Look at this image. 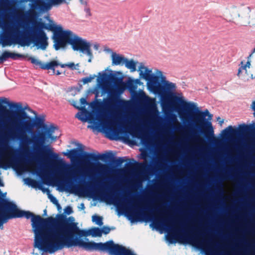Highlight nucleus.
<instances>
[{
	"label": "nucleus",
	"mask_w": 255,
	"mask_h": 255,
	"mask_svg": "<svg viewBox=\"0 0 255 255\" xmlns=\"http://www.w3.org/2000/svg\"><path fill=\"white\" fill-rule=\"evenodd\" d=\"M0 223L2 224L9 219L25 217L31 218L34 234L33 255L52 254L64 248L79 247L89 251H107L111 255H136L128 248L112 241L105 243L90 241L86 237L102 236L101 229L93 228L88 231L80 229L77 224L70 222L62 215L43 218L29 211L19 210L15 205L8 202L5 210H1Z\"/></svg>",
	"instance_id": "1"
},
{
	"label": "nucleus",
	"mask_w": 255,
	"mask_h": 255,
	"mask_svg": "<svg viewBox=\"0 0 255 255\" xmlns=\"http://www.w3.org/2000/svg\"><path fill=\"white\" fill-rule=\"evenodd\" d=\"M44 29L53 32L54 47L56 50L64 48L70 43L73 50L81 57H86L89 63L92 62L94 55L90 42L76 36L71 31L64 29L60 24L49 18L47 19V23L39 21L34 24L31 31L32 36L13 35L11 40L7 38L3 40V46L18 44L24 47L33 44L37 49L45 50L48 45V38Z\"/></svg>",
	"instance_id": "2"
},
{
	"label": "nucleus",
	"mask_w": 255,
	"mask_h": 255,
	"mask_svg": "<svg viewBox=\"0 0 255 255\" xmlns=\"http://www.w3.org/2000/svg\"><path fill=\"white\" fill-rule=\"evenodd\" d=\"M13 128L0 132V139L6 145L10 140H19L24 146L32 145L35 149L42 147L43 150L53 158H57L58 154L54 152L49 144L54 142L59 136L55 135L56 127L53 125L44 128L41 132L32 133L28 137L26 132L31 131L35 127L33 119L25 113H18L8 114L6 116Z\"/></svg>",
	"instance_id": "3"
},
{
	"label": "nucleus",
	"mask_w": 255,
	"mask_h": 255,
	"mask_svg": "<svg viewBox=\"0 0 255 255\" xmlns=\"http://www.w3.org/2000/svg\"><path fill=\"white\" fill-rule=\"evenodd\" d=\"M163 83L164 89L167 95L172 98L176 99L187 111L185 113L182 111L178 112V114L184 122H187L190 126H195L207 129L214 134V128L210 122L212 115L206 110L204 112L199 111L198 105L193 102L185 100L181 93L175 94L176 89V84L166 81H162Z\"/></svg>",
	"instance_id": "4"
},
{
	"label": "nucleus",
	"mask_w": 255,
	"mask_h": 255,
	"mask_svg": "<svg viewBox=\"0 0 255 255\" xmlns=\"http://www.w3.org/2000/svg\"><path fill=\"white\" fill-rule=\"evenodd\" d=\"M154 216L153 223L155 227L168 232L166 239L169 244L178 242L204 249L202 239L199 235L187 232L182 233L178 224L175 221L168 219L164 213H156Z\"/></svg>",
	"instance_id": "5"
},
{
	"label": "nucleus",
	"mask_w": 255,
	"mask_h": 255,
	"mask_svg": "<svg viewBox=\"0 0 255 255\" xmlns=\"http://www.w3.org/2000/svg\"><path fill=\"white\" fill-rule=\"evenodd\" d=\"M76 117L82 122H88L90 124L89 128L104 132L110 136H120V132L116 128V125L105 116L101 115L94 119L91 113L81 112L77 113ZM120 137L129 141V136L127 133H121Z\"/></svg>",
	"instance_id": "6"
},
{
	"label": "nucleus",
	"mask_w": 255,
	"mask_h": 255,
	"mask_svg": "<svg viewBox=\"0 0 255 255\" xmlns=\"http://www.w3.org/2000/svg\"><path fill=\"white\" fill-rule=\"evenodd\" d=\"M138 72L139 78L146 82V87L148 91L155 95H160L161 88L159 81H164L166 79L163 73L158 69H155L153 72L152 69L141 63L138 64Z\"/></svg>",
	"instance_id": "7"
},
{
	"label": "nucleus",
	"mask_w": 255,
	"mask_h": 255,
	"mask_svg": "<svg viewBox=\"0 0 255 255\" xmlns=\"http://www.w3.org/2000/svg\"><path fill=\"white\" fill-rule=\"evenodd\" d=\"M118 210L125 214L131 222H136L143 218L144 212L141 210L138 204H128L125 201L117 206Z\"/></svg>",
	"instance_id": "8"
},
{
	"label": "nucleus",
	"mask_w": 255,
	"mask_h": 255,
	"mask_svg": "<svg viewBox=\"0 0 255 255\" xmlns=\"http://www.w3.org/2000/svg\"><path fill=\"white\" fill-rule=\"evenodd\" d=\"M252 57L253 53L248 57L247 60H243L241 62L238 69L237 76L239 79L244 81L255 78V65L252 61Z\"/></svg>",
	"instance_id": "9"
},
{
	"label": "nucleus",
	"mask_w": 255,
	"mask_h": 255,
	"mask_svg": "<svg viewBox=\"0 0 255 255\" xmlns=\"http://www.w3.org/2000/svg\"><path fill=\"white\" fill-rule=\"evenodd\" d=\"M138 98L144 103L147 109L154 115L157 113L156 99L149 96L143 90H139L137 93Z\"/></svg>",
	"instance_id": "10"
},
{
	"label": "nucleus",
	"mask_w": 255,
	"mask_h": 255,
	"mask_svg": "<svg viewBox=\"0 0 255 255\" xmlns=\"http://www.w3.org/2000/svg\"><path fill=\"white\" fill-rule=\"evenodd\" d=\"M14 158L12 152L8 147H6L1 152L0 155V167L7 169L14 167Z\"/></svg>",
	"instance_id": "11"
},
{
	"label": "nucleus",
	"mask_w": 255,
	"mask_h": 255,
	"mask_svg": "<svg viewBox=\"0 0 255 255\" xmlns=\"http://www.w3.org/2000/svg\"><path fill=\"white\" fill-rule=\"evenodd\" d=\"M241 10L242 8L239 6L231 5L224 10V17L225 19L230 22L237 23L241 16Z\"/></svg>",
	"instance_id": "12"
},
{
	"label": "nucleus",
	"mask_w": 255,
	"mask_h": 255,
	"mask_svg": "<svg viewBox=\"0 0 255 255\" xmlns=\"http://www.w3.org/2000/svg\"><path fill=\"white\" fill-rule=\"evenodd\" d=\"M24 181L26 184L30 186H31L32 187H33L34 188H38L39 189L43 191V192L46 193L50 201L52 202L54 204L56 205L59 209H61L60 206L58 203V200L54 196H53L50 193V191L47 188L43 187V185L39 184L36 181L30 178H26L24 179Z\"/></svg>",
	"instance_id": "13"
},
{
	"label": "nucleus",
	"mask_w": 255,
	"mask_h": 255,
	"mask_svg": "<svg viewBox=\"0 0 255 255\" xmlns=\"http://www.w3.org/2000/svg\"><path fill=\"white\" fill-rule=\"evenodd\" d=\"M86 172L88 174L95 173L105 172L107 169V165L101 163H97L95 165L91 163H85L84 165Z\"/></svg>",
	"instance_id": "14"
},
{
	"label": "nucleus",
	"mask_w": 255,
	"mask_h": 255,
	"mask_svg": "<svg viewBox=\"0 0 255 255\" xmlns=\"http://www.w3.org/2000/svg\"><path fill=\"white\" fill-rule=\"evenodd\" d=\"M126 89V84L122 80L117 82L115 85L109 90L111 94H121Z\"/></svg>",
	"instance_id": "15"
},
{
	"label": "nucleus",
	"mask_w": 255,
	"mask_h": 255,
	"mask_svg": "<svg viewBox=\"0 0 255 255\" xmlns=\"http://www.w3.org/2000/svg\"><path fill=\"white\" fill-rule=\"evenodd\" d=\"M113 66L123 65L126 57L122 54L115 52L110 57Z\"/></svg>",
	"instance_id": "16"
},
{
	"label": "nucleus",
	"mask_w": 255,
	"mask_h": 255,
	"mask_svg": "<svg viewBox=\"0 0 255 255\" xmlns=\"http://www.w3.org/2000/svg\"><path fill=\"white\" fill-rule=\"evenodd\" d=\"M138 62L133 59H128L126 58L123 65L131 73L134 72L137 70V66Z\"/></svg>",
	"instance_id": "17"
},
{
	"label": "nucleus",
	"mask_w": 255,
	"mask_h": 255,
	"mask_svg": "<svg viewBox=\"0 0 255 255\" xmlns=\"http://www.w3.org/2000/svg\"><path fill=\"white\" fill-rule=\"evenodd\" d=\"M6 105L11 108L20 110L22 109V104L20 103L9 102V100L5 97L0 98V105Z\"/></svg>",
	"instance_id": "18"
},
{
	"label": "nucleus",
	"mask_w": 255,
	"mask_h": 255,
	"mask_svg": "<svg viewBox=\"0 0 255 255\" xmlns=\"http://www.w3.org/2000/svg\"><path fill=\"white\" fill-rule=\"evenodd\" d=\"M60 63L57 61L53 60L47 63H43L41 65V68L47 70H52L53 73H55V67L58 66H60Z\"/></svg>",
	"instance_id": "19"
},
{
	"label": "nucleus",
	"mask_w": 255,
	"mask_h": 255,
	"mask_svg": "<svg viewBox=\"0 0 255 255\" xmlns=\"http://www.w3.org/2000/svg\"><path fill=\"white\" fill-rule=\"evenodd\" d=\"M22 55L18 53L11 52L8 51H4L1 55L0 56V60L3 61L7 58H11L12 59H16L18 57H22Z\"/></svg>",
	"instance_id": "20"
},
{
	"label": "nucleus",
	"mask_w": 255,
	"mask_h": 255,
	"mask_svg": "<svg viewBox=\"0 0 255 255\" xmlns=\"http://www.w3.org/2000/svg\"><path fill=\"white\" fill-rule=\"evenodd\" d=\"M35 167L36 165L35 163L33 162L24 163L23 164L21 171L34 172L35 171Z\"/></svg>",
	"instance_id": "21"
},
{
	"label": "nucleus",
	"mask_w": 255,
	"mask_h": 255,
	"mask_svg": "<svg viewBox=\"0 0 255 255\" xmlns=\"http://www.w3.org/2000/svg\"><path fill=\"white\" fill-rule=\"evenodd\" d=\"M87 104L86 99L85 98H82L79 102H75L74 106L78 109L83 110L85 109Z\"/></svg>",
	"instance_id": "22"
},
{
	"label": "nucleus",
	"mask_w": 255,
	"mask_h": 255,
	"mask_svg": "<svg viewBox=\"0 0 255 255\" xmlns=\"http://www.w3.org/2000/svg\"><path fill=\"white\" fill-rule=\"evenodd\" d=\"M126 84V87H127L129 91L131 93H134L136 89V86H134V83L132 80V78H129Z\"/></svg>",
	"instance_id": "23"
},
{
	"label": "nucleus",
	"mask_w": 255,
	"mask_h": 255,
	"mask_svg": "<svg viewBox=\"0 0 255 255\" xmlns=\"http://www.w3.org/2000/svg\"><path fill=\"white\" fill-rule=\"evenodd\" d=\"M60 66L62 68L67 67L71 70H78L80 67L79 63L75 64L74 62H69L66 64H61Z\"/></svg>",
	"instance_id": "24"
},
{
	"label": "nucleus",
	"mask_w": 255,
	"mask_h": 255,
	"mask_svg": "<svg viewBox=\"0 0 255 255\" xmlns=\"http://www.w3.org/2000/svg\"><path fill=\"white\" fill-rule=\"evenodd\" d=\"M77 150L76 149L68 150L67 152L64 153V154L69 158L71 162H74L76 157Z\"/></svg>",
	"instance_id": "25"
},
{
	"label": "nucleus",
	"mask_w": 255,
	"mask_h": 255,
	"mask_svg": "<svg viewBox=\"0 0 255 255\" xmlns=\"http://www.w3.org/2000/svg\"><path fill=\"white\" fill-rule=\"evenodd\" d=\"M128 132L132 136V137H138L139 138L137 134L138 128L135 126H132L131 128H129L127 129Z\"/></svg>",
	"instance_id": "26"
},
{
	"label": "nucleus",
	"mask_w": 255,
	"mask_h": 255,
	"mask_svg": "<svg viewBox=\"0 0 255 255\" xmlns=\"http://www.w3.org/2000/svg\"><path fill=\"white\" fill-rule=\"evenodd\" d=\"M107 74L105 72L99 73L97 77L98 85L100 86L103 87L102 83L107 78Z\"/></svg>",
	"instance_id": "27"
},
{
	"label": "nucleus",
	"mask_w": 255,
	"mask_h": 255,
	"mask_svg": "<svg viewBox=\"0 0 255 255\" xmlns=\"http://www.w3.org/2000/svg\"><path fill=\"white\" fill-rule=\"evenodd\" d=\"M92 219L93 222L97 225L102 226L103 224V217L101 216L95 215L92 216Z\"/></svg>",
	"instance_id": "28"
},
{
	"label": "nucleus",
	"mask_w": 255,
	"mask_h": 255,
	"mask_svg": "<svg viewBox=\"0 0 255 255\" xmlns=\"http://www.w3.org/2000/svg\"><path fill=\"white\" fill-rule=\"evenodd\" d=\"M83 13L85 17L87 18H89L92 15V13L90 8L88 6H85L83 9Z\"/></svg>",
	"instance_id": "29"
},
{
	"label": "nucleus",
	"mask_w": 255,
	"mask_h": 255,
	"mask_svg": "<svg viewBox=\"0 0 255 255\" xmlns=\"http://www.w3.org/2000/svg\"><path fill=\"white\" fill-rule=\"evenodd\" d=\"M29 59L30 60L32 63L36 65H38L41 68V65L43 63L39 61L37 58L34 57H29Z\"/></svg>",
	"instance_id": "30"
},
{
	"label": "nucleus",
	"mask_w": 255,
	"mask_h": 255,
	"mask_svg": "<svg viewBox=\"0 0 255 255\" xmlns=\"http://www.w3.org/2000/svg\"><path fill=\"white\" fill-rule=\"evenodd\" d=\"M96 77L95 75L90 76L89 77H85L82 79L83 84H87L92 82Z\"/></svg>",
	"instance_id": "31"
},
{
	"label": "nucleus",
	"mask_w": 255,
	"mask_h": 255,
	"mask_svg": "<svg viewBox=\"0 0 255 255\" xmlns=\"http://www.w3.org/2000/svg\"><path fill=\"white\" fill-rule=\"evenodd\" d=\"M59 163L60 165V166L61 167V169L63 170H64L66 171V170L69 168L70 165L69 164H66L65 162V161H64L63 160H60L59 161Z\"/></svg>",
	"instance_id": "32"
},
{
	"label": "nucleus",
	"mask_w": 255,
	"mask_h": 255,
	"mask_svg": "<svg viewBox=\"0 0 255 255\" xmlns=\"http://www.w3.org/2000/svg\"><path fill=\"white\" fill-rule=\"evenodd\" d=\"M103 50L105 53H106L107 54H109L110 55V57L115 52V51H114L113 50H112L111 49H110V48H109L108 47H104Z\"/></svg>",
	"instance_id": "33"
},
{
	"label": "nucleus",
	"mask_w": 255,
	"mask_h": 255,
	"mask_svg": "<svg viewBox=\"0 0 255 255\" xmlns=\"http://www.w3.org/2000/svg\"><path fill=\"white\" fill-rule=\"evenodd\" d=\"M111 230V229L108 227H104L102 229V234L103 233L104 234H108L110 233V231Z\"/></svg>",
	"instance_id": "34"
},
{
	"label": "nucleus",
	"mask_w": 255,
	"mask_h": 255,
	"mask_svg": "<svg viewBox=\"0 0 255 255\" xmlns=\"http://www.w3.org/2000/svg\"><path fill=\"white\" fill-rule=\"evenodd\" d=\"M90 107L91 109L94 110V109H97L98 107V102L97 101H94V102H91L90 104Z\"/></svg>",
	"instance_id": "35"
},
{
	"label": "nucleus",
	"mask_w": 255,
	"mask_h": 255,
	"mask_svg": "<svg viewBox=\"0 0 255 255\" xmlns=\"http://www.w3.org/2000/svg\"><path fill=\"white\" fill-rule=\"evenodd\" d=\"M134 84L137 87V85H142L143 83L140 81V79H132Z\"/></svg>",
	"instance_id": "36"
},
{
	"label": "nucleus",
	"mask_w": 255,
	"mask_h": 255,
	"mask_svg": "<svg viewBox=\"0 0 255 255\" xmlns=\"http://www.w3.org/2000/svg\"><path fill=\"white\" fill-rule=\"evenodd\" d=\"M233 131V128H232V127L231 126H229V127H228L227 128H226L224 131H223V133L226 134H229V133H231L232 131Z\"/></svg>",
	"instance_id": "37"
},
{
	"label": "nucleus",
	"mask_w": 255,
	"mask_h": 255,
	"mask_svg": "<svg viewBox=\"0 0 255 255\" xmlns=\"http://www.w3.org/2000/svg\"><path fill=\"white\" fill-rule=\"evenodd\" d=\"M64 212L67 214H70L72 213V209L70 207H67L64 209Z\"/></svg>",
	"instance_id": "38"
},
{
	"label": "nucleus",
	"mask_w": 255,
	"mask_h": 255,
	"mask_svg": "<svg viewBox=\"0 0 255 255\" xmlns=\"http://www.w3.org/2000/svg\"><path fill=\"white\" fill-rule=\"evenodd\" d=\"M217 121L219 122V124L221 126H222L223 124L224 123V120L222 119L220 117H218L217 118Z\"/></svg>",
	"instance_id": "39"
},
{
	"label": "nucleus",
	"mask_w": 255,
	"mask_h": 255,
	"mask_svg": "<svg viewBox=\"0 0 255 255\" xmlns=\"http://www.w3.org/2000/svg\"><path fill=\"white\" fill-rule=\"evenodd\" d=\"M86 157L90 158H94V155L92 153H87L86 154Z\"/></svg>",
	"instance_id": "40"
},
{
	"label": "nucleus",
	"mask_w": 255,
	"mask_h": 255,
	"mask_svg": "<svg viewBox=\"0 0 255 255\" xmlns=\"http://www.w3.org/2000/svg\"><path fill=\"white\" fill-rule=\"evenodd\" d=\"M79 209L81 210H83L85 209V206H84V204L83 203H81L79 207H78Z\"/></svg>",
	"instance_id": "41"
},
{
	"label": "nucleus",
	"mask_w": 255,
	"mask_h": 255,
	"mask_svg": "<svg viewBox=\"0 0 255 255\" xmlns=\"http://www.w3.org/2000/svg\"><path fill=\"white\" fill-rule=\"evenodd\" d=\"M81 3L84 5L85 6H87V1L84 0H80Z\"/></svg>",
	"instance_id": "42"
},
{
	"label": "nucleus",
	"mask_w": 255,
	"mask_h": 255,
	"mask_svg": "<svg viewBox=\"0 0 255 255\" xmlns=\"http://www.w3.org/2000/svg\"><path fill=\"white\" fill-rule=\"evenodd\" d=\"M252 109H253V110L255 111V113H254V115L255 116V101H254L252 105Z\"/></svg>",
	"instance_id": "43"
},
{
	"label": "nucleus",
	"mask_w": 255,
	"mask_h": 255,
	"mask_svg": "<svg viewBox=\"0 0 255 255\" xmlns=\"http://www.w3.org/2000/svg\"><path fill=\"white\" fill-rule=\"evenodd\" d=\"M53 73L54 74H56L57 75H59L61 74V73L59 70H57V71L55 70V73Z\"/></svg>",
	"instance_id": "44"
},
{
	"label": "nucleus",
	"mask_w": 255,
	"mask_h": 255,
	"mask_svg": "<svg viewBox=\"0 0 255 255\" xmlns=\"http://www.w3.org/2000/svg\"><path fill=\"white\" fill-rule=\"evenodd\" d=\"M4 186L3 183L2 181L1 180V179L0 178V186Z\"/></svg>",
	"instance_id": "45"
},
{
	"label": "nucleus",
	"mask_w": 255,
	"mask_h": 255,
	"mask_svg": "<svg viewBox=\"0 0 255 255\" xmlns=\"http://www.w3.org/2000/svg\"><path fill=\"white\" fill-rule=\"evenodd\" d=\"M3 117H2V116H0V122H3V121H4V120H4V119H3Z\"/></svg>",
	"instance_id": "46"
},
{
	"label": "nucleus",
	"mask_w": 255,
	"mask_h": 255,
	"mask_svg": "<svg viewBox=\"0 0 255 255\" xmlns=\"http://www.w3.org/2000/svg\"><path fill=\"white\" fill-rule=\"evenodd\" d=\"M95 48L96 49H98V45H95Z\"/></svg>",
	"instance_id": "47"
},
{
	"label": "nucleus",
	"mask_w": 255,
	"mask_h": 255,
	"mask_svg": "<svg viewBox=\"0 0 255 255\" xmlns=\"http://www.w3.org/2000/svg\"><path fill=\"white\" fill-rule=\"evenodd\" d=\"M110 204H114V202L113 201H111L109 202Z\"/></svg>",
	"instance_id": "48"
},
{
	"label": "nucleus",
	"mask_w": 255,
	"mask_h": 255,
	"mask_svg": "<svg viewBox=\"0 0 255 255\" xmlns=\"http://www.w3.org/2000/svg\"><path fill=\"white\" fill-rule=\"evenodd\" d=\"M255 52V49L254 50V52Z\"/></svg>",
	"instance_id": "49"
}]
</instances>
